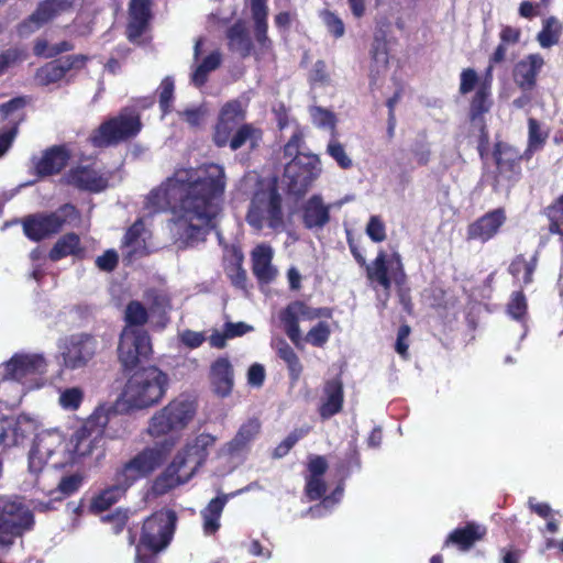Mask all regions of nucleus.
<instances>
[{"instance_id":"nucleus-54","label":"nucleus","mask_w":563,"mask_h":563,"mask_svg":"<svg viewBox=\"0 0 563 563\" xmlns=\"http://www.w3.org/2000/svg\"><path fill=\"white\" fill-rule=\"evenodd\" d=\"M12 427L15 439L18 440V445L22 444L26 439L33 435L36 429L34 421L23 415L12 418Z\"/></svg>"},{"instance_id":"nucleus-31","label":"nucleus","mask_w":563,"mask_h":563,"mask_svg":"<svg viewBox=\"0 0 563 563\" xmlns=\"http://www.w3.org/2000/svg\"><path fill=\"white\" fill-rule=\"evenodd\" d=\"M486 532L485 527L475 521H468L464 527L455 528L450 532L444 541V547L453 544L460 551H468L476 542L484 539Z\"/></svg>"},{"instance_id":"nucleus-16","label":"nucleus","mask_w":563,"mask_h":563,"mask_svg":"<svg viewBox=\"0 0 563 563\" xmlns=\"http://www.w3.org/2000/svg\"><path fill=\"white\" fill-rule=\"evenodd\" d=\"M245 120V110L239 100L228 101L220 109L213 126L212 141L217 147L228 145L230 137Z\"/></svg>"},{"instance_id":"nucleus-45","label":"nucleus","mask_w":563,"mask_h":563,"mask_svg":"<svg viewBox=\"0 0 563 563\" xmlns=\"http://www.w3.org/2000/svg\"><path fill=\"white\" fill-rule=\"evenodd\" d=\"M261 423L257 419H250L243 423L233 440L229 443V451L236 452L246 446L260 432Z\"/></svg>"},{"instance_id":"nucleus-38","label":"nucleus","mask_w":563,"mask_h":563,"mask_svg":"<svg viewBox=\"0 0 563 563\" xmlns=\"http://www.w3.org/2000/svg\"><path fill=\"white\" fill-rule=\"evenodd\" d=\"M538 263V251L530 258H527L525 254H518L509 264L508 272L514 278L521 280L523 286H528L533 283V274L537 271Z\"/></svg>"},{"instance_id":"nucleus-64","label":"nucleus","mask_w":563,"mask_h":563,"mask_svg":"<svg viewBox=\"0 0 563 563\" xmlns=\"http://www.w3.org/2000/svg\"><path fill=\"white\" fill-rule=\"evenodd\" d=\"M365 232L375 243H380L387 238L385 222L379 216H371Z\"/></svg>"},{"instance_id":"nucleus-34","label":"nucleus","mask_w":563,"mask_h":563,"mask_svg":"<svg viewBox=\"0 0 563 563\" xmlns=\"http://www.w3.org/2000/svg\"><path fill=\"white\" fill-rule=\"evenodd\" d=\"M129 488L113 476V484L101 489L96 494L89 505V511L98 515L110 509L121 498H123Z\"/></svg>"},{"instance_id":"nucleus-29","label":"nucleus","mask_w":563,"mask_h":563,"mask_svg":"<svg viewBox=\"0 0 563 563\" xmlns=\"http://www.w3.org/2000/svg\"><path fill=\"white\" fill-rule=\"evenodd\" d=\"M544 65L540 54H529L514 67V80L523 91H531L537 85V77Z\"/></svg>"},{"instance_id":"nucleus-63","label":"nucleus","mask_w":563,"mask_h":563,"mask_svg":"<svg viewBox=\"0 0 563 563\" xmlns=\"http://www.w3.org/2000/svg\"><path fill=\"white\" fill-rule=\"evenodd\" d=\"M170 203V198L162 190L154 189L146 197L145 208L150 213L164 211Z\"/></svg>"},{"instance_id":"nucleus-48","label":"nucleus","mask_w":563,"mask_h":563,"mask_svg":"<svg viewBox=\"0 0 563 563\" xmlns=\"http://www.w3.org/2000/svg\"><path fill=\"white\" fill-rule=\"evenodd\" d=\"M27 56V51L23 46H12L0 52V76L22 64Z\"/></svg>"},{"instance_id":"nucleus-32","label":"nucleus","mask_w":563,"mask_h":563,"mask_svg":"<svg viewBox=\"0 0 563 563\" xmlns=\"http://www.w3.org/2000/svg\"><path fill=\"white\" fill-rule=\"evenodd\" d=\"M67 184L91 192H99L107 188V180L95 169L88 166H79L68 172Z\"/></svg>"},{"instance_id":"nucleus-1","label":"nucleus","mask_w":563,"mask_h":563,"mask_svg":"<svg viewBox=\"0 0 563 563\" xmlns=\"http://www.w3.org/2000/svg\"><path fill=\"white\" fill-rule=\"evenodd\" d=\"M173 212L178 242L195 247L206 241L221 211L227 187L224 168L216 163L179 169L174 175Z\"/></svg>"},{"instance_id":"nucleus-51","label":"nucleus","mask_w":563,"mask_h":563,"mask_svg":"<svg viewBox=\"0 0 563 563\" xmlns=\"http://www.w3.org/2000/svg\"><path fill=\"white\" fill-rule=\"evenodd\" d=\"M327 154L333 158L342 169H350L353 166L352 158L347 155L344 145L335 135L330 139L327 145Z\"/></svg>"},{"instance_id":"nucleus-52","label":"nucleus","mask_w":563,"mask_h":563,"mask_svg":"<svg viewBox=\"0 0 563 563\" xmlns=\"http://www.w3.org/2000/svg\"><path fill=\"white\" fill-rule=\"evenodd\" d=\"M331 335L330 325L325 321H319L306 334L305 341L312 346L323 347Z\"/></svg>"},{"instance_id":"nucleus-47","label":"nucleus","mask_w":563,"mask_h":563,"mask_svg":"<svg viewBox=\"0 0 563 563\" xmlns=\"http://www.w3.org/2000/svg\"><path fill=\"white\" fill-rule=\"evenodd\" d=\"M562 32V25L554 16H549L543 21V27L538 34V41L544 48L551 47L559 42Z\"/></svg>"},{"instance_id":"nucleus-43","label":"nucleus","mask_w":563,"mask_h":563,"mask_svg":"<svg viewBox=\"0 0 563 563\" xmlns=\"http://www.w3.org/2000/svg\"><path fill=\"white\" fill-rule=\"evenodd\" d=\"M277 355L286 364L290 380L292 383L298 382L302 374L303 366L295 350L285 340L279 341Z\"/></svg>"},{"instance_id":"nucleus-57","label":"nucleus","mask_w":563,"mask_h":563,"mask_svg":"<svg viewBox=\"0 0 563 563\" xmlns=\"http://www.w3.org/2000/svg\"><path fill=\"white\" fill-rule=\"evenodd\" d=\"M361 468L360 452L355 446H350L346 451L344 459L338 465V472L343 477L350 476L354 471Z\"/></svg>"},{"instance_id":"nucleus-5","label":"nucleus","mask_w":563,"mask_h":563,"mask_svg":"<svg viewBox=\"0 0 563 563\" xmlns=\"http://www.w3.org/2000/svg\"><path fill=\"white\" fill-rule=\"evenodd\" d=\"M174 445V440L165 439L144 446L115 468L114 477L130 489L137 482L150 478L159 470L167 461Z\"/></svg>"},{"instance_id":"nucleus-25","label":"nucleus","mask_w":563,"mask_h":563,"mask_svg":"<svg viewBox=\"0 0 563 563\" xmlns=\"http://www.w3.org/2000/svg\"><path fill=\"white\" fill-rule=\"evenodd\" d=\"M344 405V386L341 377L327 379L322 387V396L318 413L322 420H329L340 413Z\"/></svg>"},{"instance_id":"nucleus-14","label":"nucleus","mask_w":563,"mask_h":563,"mask_svg":"<svg viewBox=\"0 0 563 563\" xmlns=\"http://www.w3.org/2000/svg\"><path fill=\"white\" fill-rule=\"evenodd\" d=\"M47 361L43 354L16 353L3 364V378L22 384L45 374Z\"/></svg>"},{"instance_id":"nucleus-13","label":"nucleus","mask_w":563,"mask_h":563,"mask_svg":"<svg viewBox=\"0 0 563 563\" xmlns=\"http://www.w3.org/2000/svg\"><path fill=\"white\" fill-rule=\"evenodd\" d=\"M194 415L195 409L189 401L174 399L152 417L148 433L152 437H161L180 430L188 424Z\"/></svg>"},{"instance_id":"nucleus-41","label":"nucleus","mask_w":563,"mask_h":563,"mask_svg":"<svg viewBox=\"0 0 563 563\" xmlns=\"http://www.w3.org/2000/svg\"><path fill=\"white\" fill-rule=\"evenodd\" d=\"M229 500V495L222 494L212 498L206 508L201 510L203 519V531L206 534H213L220 528V517Z\"/></svg>"},{"instance_id":"nucleus-9","label":"nucleus","mask_w":563,"mask_h":563,"mask_svg":"<svg viewBox=\"0 0 563 563\" xmlns=\"http://www.w3.org/2000/svg\"><path fill=\"white\" fill-rule=\"evenodd\" d=\"M80 212L73 203H64L52 212H37L22 221L25 236L33 242H41L58 234L65 224L80 220Z\"/></svg>"},{"instance_id":"nucleus-8","label":"nucleus","mask_w":563,"mask_h":563,"mask_svg":"<svg viewBox=\"0 0 563 563\" xmlns=\"http://www.w3.org/2000/svg\"><path fill=\"white\" fill-rule=\"evenodd\" d=\"M142 126L140 114L134 110L124 109L93 130L89 142L97 148L115 146L134 139L141 132Z\"/></svg>"},{"instance_id":"nucleus-61","label":"nucleus","mask_w":563,"mask_h":563,"mask_svg":"<svg viewBox=\"0 0 563 563\" xmlns=\"http://www.w3.org/2000/svg\"><path fill=\"white\" fill-rule=\"evenodd\" d=\"M82 481L84 477L79 473L63 476L57 485V492L62 495L60 497H68L79 490Z\"/></svg>"},{"instance_id":"nucleus-44","label":"nucleus","mask_w":563,"mask_h":563,"mask_svg":"<svg viewBox=\"0 0 563 563\" xmlns=\"http://www.w3.org/2000/svg\"><path fill=\"white\" fill-rule=\"evenodd\" d=\"M148 317V310L141 301L131 300L124 310L125 325L123 328L144 330L143 327L147 323Z\"/></svg>"},{"instance_id":"nucleus-39","label":"nucleus","mask_w":563,"mask_h":563,"mask_svg":"<svg viewBox=\"0 0 563 563\" xmlns=\"http://www.w3.org/2000/svg\"><path fill=\"white\" fill-rule=\"evenodd\" d=\"M263 139V131L252 123H242L230 137L228 145L232 151H238L249 143L250 150H256Z\"/></svg>"},{"instance_id":"nucleus-58","label":"nucleus","mask_w":563,"mask_h":563,"mask_svg":"<svg viewBox=\"0 0 563 563\" xmlns=\"http://www.w3.org/2000/svg\"><path fill=\"white\" fill-rule=\"evenodd\" d=\"M308 82L310 86H328L331 82L330 71L323 59H318L308 74Z\"/></svg>"},{"instance_id":"nucleus-3","label":"nucleus","mask_w":563,"mask_h":563,"mask_svg":"<svg viewBox=\"0 0 563 563\" xmlns=\"http://www.w3.org/2000/svg\"><path fill=\"white\" fill-rule=\"evenodd\" d=\"M303 134L296 131L284 145V157H291L285 165L284 177L287 180L289 194L297 198L303 197L312 184L321 175V162L317 154L300 152L303 145Z\"/></svg>"},{"instance_id":"nucleus-49","label":"nucleus","mask_w":563,"mask_h":563,"mask_svg":"<svg viewBox=\"0 0 563 563\" xmlns=\"http://www.w3.org/2000/svg\"><path fill=\"white\" fill-rule=\"evenodd\" d=\"M544 214L550 221L549 232L563 236V195L544 209Z\"/></svg>"},{"instance_id":"nucleus-50","label":"nucleus","mask_w":563,"mask_h":563,"mask_svg":"<svg viewBox=\"0 0 563 563\" xmlns=\"http://www.w3.org/2000/svg\"><path fill=\"white\" fill-rule=\"evenodd\" d=\"M548 139V133L541 130L540 123L534 118L528 120V148L527 155L543 147Z\"/></svg>"},{"instance_id":"nucleus-28","label":"nucleus","mask_w":563,"mask_h":563,"mask_svg":"<svg viewBox=\"0 0 563 563\" xmlns=\"http://www.w3.org/2000/svg\"><path fill=\"white\" fill-rule=\"evenodd\" d=\"M179 457H174L173 461L157 475L152 484V492L156 496H163L174 488L187 483L192 476L180 464Z\"/></svg>"},{"instance_id":"nucleus-30","label":"nucleus","mask_w":563,"mask_h":563,"mask_svg":"<svg viewBox=\"0 0 563 563\" xmlns=\"http://www.w3.org/2000/svg\"><path fill=\"white\" fill-rule=\"evenodd\" d=\"M273 249L268 244H260L252 251V272L260 284H271L277 276L272 265Z\"/></svg>"},{"instance_id":"nucleus-24","label":"nucleus","mask_w":563,"mask_h":563,"mask_svg":"<svg viewBox=\"0 0 563 563\" xmlns=\"http://www.w3.org/2000/svg\"><path fill=\"white\" fill-rule=\"evenodd\" d=\"M212 393L219 398L229 397L234 388V367L228 356L216 358L209 368Z\"/></svg>"},{"instance_id":"nucleus-42","label":"nucleus","mask_w":563,"mask_h":563,"mask_svg":"<svg viewBox=\"0 0 563 563\" xmlns=\"http://www.w3.org/2000/svg\"><path fill=\"white\" fill-rule=\"evenodd\" d=\"M63 442L64 438L60 432L45 430L35 435L31 450L35 454L49 459L62 448Z\"/></svg>"},{"instance_id":"nucleus-62","label":"nucleus","mask_w":563,"mask_h":563,"mask_svg":"<svg viewBox=\"0 0 563 563\" xmlns=\"http://www.w3.org/2000/svg\"><path fill=\"white\" fill-rule=\"evenodd\" d=\"M327 492V484L323 477L307 476L305 493L309 500L314 501L321 499Z\"/></svg>"},{"instance_id":"nucleus-2","label":"nucleus","mask_w":563,"mask_h":563,"mask_svg":"<svg viewBox=\"0 0 563 563\" xmlns=\"http://www.w3.org/2000/svg\"><path fill=\"white\" fill-rule=\"evenodd\" d=\"M245 221L256 231L267 228L280 233L285 230L284 198L276 178L257 183L250 199Z\"/></svg>"},{"instance_id":"nucleus-23","label":"nucleus","mask_w":563,"mask_h":563,"mask_svg":"<svg viewBox=\"0 0 563 563\" xmlns=\"http://www.w3.org/2000/svg\"><path fill=\"white\" fill-rule=\"evenodd\" d=\"M70 159V151L66 145H53L43 151L41 157L32 159L34 173L37 177L44 178L59 174Z\"/></svg>"},{"instance_id":"nucleus-33","label":"nucleus","mask_w":563,"mask_h":563,"mask_svg":"<svg viewBox=\"0 0 563 563\" xmlns=\"http://www.w3.org/2000/svg\"><path fill=\"white\" fill-rule=\"evenodd\" d=\"M301 218L306 229H321L330 221V208L320 195H313L303 203Z\"/></svg>"},{"instance_id":"nucleus-18","label":"nucleus","mask_w":563,"mask_h":563,"mask_svg":"<svg viewBox=\"0 0 563 563\" xmlns=\"http://www.w3.org/2000/svg\"><path fill=\"white\" fill-rule=\"evenodd\" d=\"M216 441V437L209 433H200L194 440L187 442L184 449L174 457H179L180 464L189 472V476H194L207 461L209 449L214 445Z\"/></svg>"},{"instance_id":"nucleus-20","label":"nucleus","mask_w":563,"mask_h":563,"mask_svg":"<svg viewBox=\"0 0 563 563\" xmlns=\"http://www.w3.org/2000/svg\"><path fill=\"white\" fill-rule=\"evenodd\" d=\"M506 220L505 208L490 210L467 225L466 239L486 243L499 233Z\"/></svg>"},{"instance_id":"nucleus-4","label":"nucleus","mask_w":563,"mask_h":563,"mask_svg":"<svg viewBox=\"0 0 563 563\" xmlns=\"http://www.w3.org/2000/svg\"><path fill=\"white\" fill-rule=\"evenodd\" d=\"M177 514L169 508H162L148 516L142 525L139 542L135 547V563H156V556L172 542Z\"/></svg>"},{"instance_id":"nucleus-40","label":"nucleus","mask_w":563,"mask_h":563,"mask_svg":"<svg viewBox=\"0 0 563 563\" xmlns=\"http://www.w3.org/2000/svg\"><path fill=\"white\" fill-rule=\"evenodd\" d=\"M366 277L371 283L379 285L384 290L388 291L391 287L389 276L388 257L385 251H379L376 258L365 265Z\"/></svg>"},{"instance_id":"nucleus-59","label":"nucleus","mask_w":563,"mask_h":563,"mask_svg":"<svg viewBox=\"0 0 563 563\" xmlns=\"http://www.w3.org/2000/svg\"><path fill=\"white\" fill-rule=\"evenodd\" d=\"M308 433L303 429H295L291 431L275 449L273 457L282 459L289 453L294 445Z\"/></svg>"},{"instance_id":"nucleus-46","label":"nucleus","mask_w":563,"mask_h":563,"mask_svg":"<svg viewBox=\"0 0 563 563\" xmlns=\"http://www.w3.org/2000/svg\"><path fill=\"white\" fill-rule=\"evenodd\" d=\"M371 57L377 67L387 68L389 63V49L386 33L384 31H377L375 33L371 47Z\"/></svg>"},{"instance_id":"nucleus-36","label":"nucleus","mask_w":563,"mask_h":563,"mask_svg":"<svg viewBox=\"0 0 563 563\" xmlns=\"http://www.w3.org/2000/svg\"><path fill=\"white\" fill-rule=\"evenodd\" d=\"M493 107L492 89L486 85H478L470 101L468 118L472 124H486L485 114Z\"/></svg>"},{"instance_id":"nucleus-15","label":"nucleus","mask_w":563,"mask_h":563,"mask_svg":"<svg viewBox=\"0 0 563 563\" xmlns=\"http://www.w3.org/2000/svg\"><path fill=\"white\" fill-rule=\"evenodd\" d=\"M108 422V413L104 412L103 409L98 408L92 416L76 430L73 437L75 453L79 456L90 455L102 440Z\"/></svg>"},{"instance_id":"nucleus-19","label":"nucleus","mask_w":563,"mask_h":563,"mask_svg":"<svg viewBox=\"0 0 563 563\" xmlns=\"http://www.w3.org/2000/svg\"><path fill=\"white\" fill-rule=\"evenodd\" d=\"M300 319L309 321L314 320V308L301 300L289 302L279 313V320L286 335L297 347H301L302 342L299 327Z\"/></svg>"},{"instance_id":"nucleus-53","label":"nucleus","mask_w":563,"mask_h":563,"mask_svg":"<svg viewBox=\"0 0 563 563\" xmlns=\"http://www.w3.org/2000/svg\"><path fill=\"white\" fill-rule=\"evenodd\" d=\"M170 308H172L170 298L166 294L158 292V291L153 292V295L151 296L150 310L153 313L159 314V317L162 319V322H161L162 328H165L169 321L167 313L170 310Z\"/></svg>"},{"instance_id":"nucleus-11","label":"nucleus","mask_w":563,"mask_h":563,"mask_svg":"<svg viewBox=\"0 0 563 563\" xmlns=\"http://www.w3.org/2000/svg\"><path fill=\"white\" fill-rule=\"evenodd\" d=\"M492 156L495 164L490 173L494 191L510 190L521 179V163L523 158L529 159L530 155L521 154L512 145L498 141L494 144Z\"/></svg>"},{"instance_id":"nucleus-10","label":"nucleus","mask_w":563,"mask_h":563,"mask_svg":"<svg viewBox=\"0 0 563 563\" xmlns=\"http://www.w3.org/2000/svg\"><path fill=\"white\" fill-rule=\"evenodd\" d=\"M100 344L96 334L76 332L58 342V364L63 371H77L87 367L98 355Z\"/></svg>"},{"instance_id":"nucleus-26","label":"nucleus","mask_w":563,"mask_h":563,"mask_svg":"<svg viewBox=\"0 0 563 563\" xmlns=\"http://www.w3.org/2000/svg\"><path fill=\"white\" fill-rule=\"evenodd\" d=\"M153 0H130L126 36L130 42H136L148 29L153 18Z\"/></svg>"},{"instance_id":"nucleus-55","label":"nucleus","mask_w":563,"mask_h":563,"mask_svg":"<svg viewBox=\"0 0 563 563\" xmlns=\"http://www.w3.org/2000/svg\"><path fill=\"white\" fill-rule=\"evenodd\" d=\"M175 84L172 77H165L158 87V102L163 114H167L172 110L174 100Z\"/></svg>"},{"instance_id":"nucleus-60","label":"nucleus","mask_w":563,"mask_h":563,"mask_svg":"<svg viewBox=\"0 0 563 563\" xmlns=\"http://www.w3.org/2000/svg\"><path fill=\"white\" fill-rule=\"evenodd\" d=\"M527 299L522 290L515 291L507 305V312L516 320H521L527 314Z\"/></svg>"},{"instance_id":"nucleus-6","label":"nucleus","mask_w":563,"mask_h":563,"mask_svg":"<svg viewBox=\"0 0 563 563\" xmlns=\"http://www.w3.org/2000/svg\"><path fill=\"white\" fill-rule=\"evenodd\" d=\"M34 526V512L22 496L0 495V549L10 550Z\"/></svg>"},{"instance_id":"nucleus-27","label":"nucleus","mask_w":563,"mask_h":563,"mask_svg":"<svg viewBox=\"0 0 563 563\" xmlns=\"http://www.w3.org/2000/svg\"><path fill=\"white\" fill-rule=\"evenodd\" d=\"M244 254L238 244H227L223 249V269L231 285L246 290L247 274L243 267Z\"/></svg>"},{"instance_id":"nucleus-37","label":"nucleus","mask_w":563,"mask_h":563,"mask_svg":"<svg viewBox=\"0 0 563 563\" xmlns=\"http://www.w3.org/2000/svg\"><path fill=\"white\" fill-rule=\"evenodd\" d=\"M84 251L79 235L75 232H68L55 242L48 252V258L52 262H57L69 255L82 257Z\"/></svg>"},{"instance_id":"nucleus-56","label":"nucleus","mask_w":563,"mask_h":563,"mask_svg":"<svg viewBox=\"0 0 563 563\" xmlns=\"http://www.w3.org/2000/svg\"><path fill=\"white\" fill-rule=\"evenodd\" d=\"M24 120V114H19L16 118L10 120V125L2 129L0 132V156H2L12 145L15 139L19 125Z\"/></svg>"},{"instance_id":"nucleus-22","label":"nucleus","mask_w":563,"mask_h":563,"mask_svg":"<svg viewBox=\"0 0 563 563\" xmlns=\"http://www.w3.org/2000/svg\"><path fill=\"white\" fill-rule=\"evenodd\" d=\"M225 37L228 40L229 51L238 53L241 56V58H246L253 55L256 59H261L263 55L273 52V44L272 47L267 49L262 48L261 45L257 44V49H254V44L252 42L250 33L245 26V23L242 20H238L227 29ZM254 38L256 37L254 36Z\"/></svg>"},{"instance_id":"nucleus-35","label":"nucleus","mask_w":563,"mask_h":563,"mask_svg":"<svg viewBox=\"0 0 563 563\" xmlns=\"http://www.w3.org/2000/svg\"><path fill=\"white\" fill-rule=\"evenodd\" d=\"M268 0H250L251 15L254 22L253 32L262 48H271L268 36Z\"/></svg>"},{"instance_id":"nucleus-12","label":"nucleus","mask_w":563,"mask_h":563,"mask_svg":"<svg viewBox=\"0 0 563 563\" xmlns=\"http://www.w3.org/2000/svg\"><path fill=\"white\" fill-rule=\"evenodd\" d=\"M153 354L150 333L146 330L123 328L118 343V360L124 372L134 371Z\"/></svg>"},{"instance_id":"nucleus-21","label":"nucleus","mask_w":563,"mask_h":563,"mask_svg":"<svg viewBox=\"0 0 563 563\" xmlns=\"http://www.w3.org/2000/svg\"><path fill=\"white\" fill-rule=\"evenodd\" d=\"M76 0H43L36 10L19 25L20 34L35 32L57 15L68 11Z\"/></svg>"},{"instance_id":"nucleus-7","label":"nucleus","mask_w":563,"mask_h":563,"mask_svg":"<svg viewBox=\"0 0 563 563\" xmlns=\"http://www.w3.org/2000/svg\"><path fill=\"white\" fill-rule=\"evenodd\" d=\"M167 386V374L151 365L136 369L128 378L123 395L131 407L143 409L159 402Z\"/></svg>"},{"instance_id":"nucleus-17","label":"nucleus","mask_w":563,"mask_h":563,"mask_svg":"<svg viewBox=\"0 0 563 563\" xmlns=\"http://www.w3.org/2000/svg\"><path fill=\"white\" fill-rule=\"evenodd\" d=\"M89 57L85 54L68 55L53 59L41 66L35 73V80L41 86H48L62 80L70 70H80L86 67Z\"/></svg>"}]
</instances>
